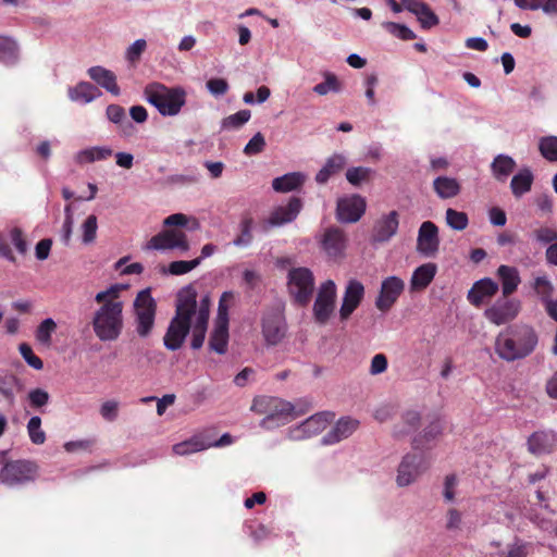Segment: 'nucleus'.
Masks as SVG:
<instances>
[{
  "label": "nucleus",
  "mask_w": 557,
  "mask_h": 557,
  "mask_svg": "<svg viewBox=\"0 0 557 557\" xmlns=\"http://www.w3.org/2000/svg\"><path fill=\"white\" fill-rule=\"evenodd\" d=\"M126 289L127 285L113 284L95 295L99 307L92 313L91 326L100 342H114L121 336L124 329L121 294Z\"/></svg>",
  "instance_id": "obj_1"
},
{
  "label": "nucleus",
  "mask_w": 557,
  "mask_h": 557,
  "mask_svg": "<svg viewBox=\"0 0 557 557\" xmlns=\"http://www.w3.org/2000/svg\"><path fill=\"white\" fill-rule=\"evenodd\" d=\"M539 344V335L528 324H516L500 332L495 339V352L508 362L530 356Z\"/></svg>",
  "instance_id": "obj_2"
},
{
  "label": "nucleus",
  "mask_w": 557,
  "mask_h": 557,
  "mask_svg": "<svg viewBox=\"0 0 557 557\" xmlns=\"http://www.w3.org/2000/svg\"><path fill=\"white\" fill-rule=\"evenodd\" d=\"M302 208V201L298 197H292L286 205L275 207L267 216L260 219L257 223L252 218H245L242 222V233L234 239L233 244H244L252 238V231L267 234L293 222Z\"/></svg>",
  "instance_id": "obj_3"
},
{
  "label": "nucleus",
  "mask_w": 557,
  "mask_h": 557,
  "mask_svg": "<svg viewBox=\"0 0 557 557\" xmlns=\"http://www.w3.org/2000/svg\"><path fill=\"white\" fill-rule=\"evenodd\" d=\"M146 100L163 116L177 115L186 103L187 94L183 87H168L161 83H150L145 87Z\"/></svg>",
  "instance_id": "obj_4"
},
{
  "label": "nucleus",
  "mask_w": 557,
  "mask_h": 557,
  "mask_svg": "<svg viewBox=\"0 0 557 557\" xmlns=\"http://www.w3.org/2000/svg\"><path fill=\"white\" fill-rule=\"evenodd\" d=\"M185 293L190 296V313L187 317V324L193 333L191 347L198 349L202 346L207 333L210 298L205 296L198 302L196 290L191 286H187L178 292L176 305L182 304Z\"/></svg>",
  "instance_id": "obj_5"
},
{
  "label": "nucleus",
  "mask_w": 557,
  "mask_h": 557,
  "mask_svg": "<svg viewBox=\"0 0 557 557\" xmlns=\"http://www.w3.org/2000/svg\"><path fill=\"white\" fill-rule=\"evenodd\" d=\"M251 409L265 414L264 419L261 421V425L265 429L286 424L296 417L294 406L280 398H256Z\"/></svg>",
  "instance_id": "obj_6"
},
{
  "label": "nucleus",
  "mask_w": 557,
  "mask_h": 557,
  "mask_svg": "<svg viewBox=\"0 0 557 557\" xmlns=\"http://www.w3.org/2000/svg\"><path fill=\"white\" fill-rule=\"evenodd\" d=\"M337 286L333 280L322 282L315 294L312 317L317 324L326 325L336 312Z\"/></svg>",
  "instance_id": "obj_7"
},
{
  "label": "nucleus",
  "mask_w": 557,
  "mask_h": 557,
  "mask_svg": "<svg viewBox=\"0 0 557 557\" xmlns=\"http://www.w3.org/2000/svg\"><path fill=\"white\" fill-rule=\"evenodd\" d=\"M157 304L150 289L140 290L134 300L135 326L138 336L148 337L154 325Z\"/></svg>",
  "instance_id": "obj_8"
},
{
  "label": "nucleus",
  "mask_w": 557,
  "mask_h": 557,
  "mask_svg": "<svg viewBox=\"0 0 557 557\" xmlns=\"http://www.w3.org/2000/svg\"><path fill=\"white\" fill-rule=\"evenodd\" d=\"M190 296L183 294L181 305H176V314L171 321L164 336V345L170 350H177L183 345L190 329L187 324V317L190 313Z\"/></svg>",
  "instance_id": "obj_9"
},
{
  "label": "nucleus",
  "mask_w": 557,
  "mask_h": 557,
  "mask_svg": "<svg viewBox=\"0 0 557 557\" xmlns=\"http://www.w3.org/2000/svg\"><path fill=\"white\" fill-rule=\"evenodd\" d=\"M429 460L426 456L419 451L406 454L397 468L396 484L399 487H406L414 482L428 470Z\"/></svg>",
  "instance_id": "obj_10"
},
{
  "label": "nucleus",
  "mask_w": 557,
  "mask_h": 557,
  "mask_svg": "<svg viewBox=\"0 0 557 557\" xmlns=\"http://www.w3.org/2000/svg\"><path fill=\"white\" fill-rule=\"evenodd\" d=\"M288 290L299 305H307L314 290L315 280L308 268H294L288 272Z\"/></svg>",
  "instance_id": "obj_11"
},
{
  "label": "nucleus",
  "mask_w": 557,
  "mask_h": 557,
  "mask_svg": "<svg viewBox=\"0 0 557 557\" xmlns=\"http://www.w3.org/2000/svg\"><path fill=\"white\" fill-rule=\"evenodd\" d=\"M286 321L283 309L275 307L268 309L261 317V333L267 345L275 346L286 335Z\"/></svg>",
  "instance_id": "obj_12"
},
{
  "label": "nucleus",
  "mask_w": 557,
  "mask_h": 557,
  "mask_svg": "<svg viewBox=\"0 0 557 557\" xmlns=\"http://www.w3.org/2000/svg\"><path fill=\"white\" fill-rule=\"evenodd\" d=\"M38 467L36 463L27 460H16L4 465L0 471L2 483L13 486L33 481L37 475Z\"/></svg>",
  "instance_id": "obj_13"
},
{
  "label": "nucleus",
  "mask_w": 557,
  "mask_h": 557,
  "mask_svg": "<svg viewBox=\"0 0 557 557\" xmlns=\"http://www.w3.org/2000/svg\"><path fill=\"white\" fill-rule=\"evenodd\" d=\"M521 311V301L516 298L504 297L485 309V319L494 325H504L515 320Z\"/></svg>",
  "instance_id": "obj_14"
},
{
  "label": "nucleus",
  "mask_w": 557,
  "mask_h": 557,
  "mask_svg": "<svg viewBox=\"0 0 557 557\" xmlns=\"http://www.w3.org/2000/svg\"><path fill=\"white\" fill-rule=\"evenodd\" d=\"M364 294L366 288L360 281L351 278L347 282L338 310L341 322H346L351 317L355 310L361 305Z\"/></svg>",
  "instance_id": "obj_15"
},
{
  "label": "nucleus",
  "mask_w": 557,
  "mask_h": 557,
  "mask_svg": "<svg viewBox=\"0 0 557 557\" xmlns=\"http://www.w3.org/2000/svg\"><path fill=\"white\" fill-rule=\"evenodd\" d=\"M333 416L327 412L317 413L301 424L289 430L288 436L294 441H301L323 432L331 423Z\"/></svg>",
  "instance_id": "obj_16"
},
{
  "label": "nucleus",
  "mask_w": 557,
  "mask_h": 557,
  "mask_svg": "<svg viewBox=\"0 0 557 557\" xmlns=\"http://www.w3.org/2000/svg\"><path fill=\"white\" fill-rule=\"evenodd\" d=\"M405 288V283L397 276H388L383 280L379 296L375 299V307L382 311H388L398 297L401 295Z\"/></svg>",
  "instance_id": "obj_17"
},
{
  "label": "nucleus",
  "mask_w": 557,
  "mask_h": 557,
  "mask_svg": "<svg viewBox=\"0 0 557 557\" xmlns=\"http://www.w3.org/2000/svg\"><path fill=\"white\" fill-rule=\"evenodd\" d=\"M366 207V200L360 195L339 199L337 202V218L345 223H355L363 215Z\"/></svg>",
  "instance_id": "obj_18"
},
{
  "label": "nucleus",
  "mask_w": 557,
  "mask_h": 557,
  "mask_svg": "<svg viewBox=\"0 0 557 557\" xmlns=\"http://www.w3.org/2000/svg\"><path fill=\"white\" fill-rule=\"evenodd\" d=\"M498 284L492 278L485 277L476 281L467 294L468 301L480 307L486 300L491 299L498 292Z\"/></svg>",
  "instance_id": "obj_19"
},
{
  "label": "nucleus",
  "mask_w": 557,
  "mask_h": 557,
  "mask_svg": "<svg viewBox=\"0 0 557 557\" xmlns=\"http://www.w3.org/2000/svg\"><path fill=\"white\" fill-rule=\"evenodd\" d=\"M529 450L534 455H542L557 449V434L553 431H539L528 441Z\"/></svg>",
  "instance_id": "obj_20"
},
{
  "label": "nucleus",
  "mask_w": 557,
  "mask_h": 557,
  "mask_svg": "<svg viewBox=\"0 0 557 557\" xmlns=\"http://www.w3.org/2000/svg\"><path fill=\"white\" fill-rule=\"evenodd\" d=\"M359 422L351 418L339 419L332 430L322 438L325 445H332L349 437L357 429Z\"/></svg>",
  "instance_id": "obj_21"
},
{
  "label": "nucleus",
  "mask_w": 557,
  "mask_h": 557,
  "mask_svg": "<svg viewBox=\"0 0 557 557\" xmlns=\"http://www.w3.org/2000/svg\"><path fill=\"white\" fill-rule=\"evenodd\" d=\"M213 253V246H203L201 252L198 257L191 260H180L173 261L169 264L168 269L164 267L161 268V272L170 273L172 275H182L190 272L196 267L200 264V262L210 257Z\"/></svg>",
  "instance_id": "obj_22"
},
{
  "label": "nucleus",
  "mask_w": 557,
  "mask_h": 557,
  "mask_svg": "<svg viewBox=\"0 0 557 557\" xmlns=\"http://www.w3.org/2000/svg\"><path fill=\"white\" fill-rule=\"evenodd\" d=\"M211 447V441L202 433L195 434L190 438L173 445L172 450L176 456H188Z\"/></svg>",
  "instance_id": "obj_23"
},
{
  "label": "nucleus",
  "mask_w": 557,
  "mask_h": 557,
  "mask_svg": "<svg viewBox=\"0 0 557 557\" xmlns=\"http://www.w3.org/2000/svg\"><path fill=\"white\" fill-rule=\"evenodd\" d=\"M228 343V319L216 318L214 329L209 342L210 348L223 355L227 350Z\"/></svg>",
  "instance_id": "obj_24"
},
{
  "label": "nucleus",
  "mask_w": 557,
  "mask_h": 557,
  "mask_svg": "<svg viewBox=\"0 0 557 557\" xmlns=\"http://www.w3.org/2000/svg\"><path fill=\"white\" fill-rule=\"evenodd\" d=\"M89 77L95 81L98 85L104 88L107 91L114 96L120 95V87L116 84L115 74L102 66H91L88 70Z\"/></svg>",
  "instance_id": "obj_25"
},
{
  "label": "nucleus",
  "mask_w": 557,
  "mask_h": 557,
  "mask_svg": "<svg viewBox=\"0 0 557 557\" xmlns=\"http://www.w3.org/2000/svg\"><path fill=\"white\" fill-rule=\"evenodd\" d=\"M437 268L434 263H425L417 268L410 278V289L420 292L425 289L433 281Z\"/></svg>",
  "instance_id": "obj_26"
},
{
  "label": "nucleus",
  "mask_w": 557,
  "mask_h": 557,
  "mask_svg": "<svg viewBox=\"0 0 557 557\" xmlns=\"http://www.w3.org/2000/svg\"><path fill=\"white\" fill-rule=\"evenodd\" d=\"M398 228V213L391 211L382 216L375 224L374 237L377 242H386L396 233Z\"/></svg>",
  "instance_id": "obj_27"
},
{
  "label": "nucleus",
  "mask_w": 557,
  "mask_h": 557,
  "mask_svg": "<svg viewBox=\"0 0 557 557\" xmlns=\"http://www.w3.org/2000/svg\"><path fill=\"white\" fill-rule=\"evenodd\" d=\"M497 276L500 281L502 293L505 298L513 294L521 283L518 270L512 267L500 265L497 269Z\"/></svg>",
  "instance_id": "obj_28"
},
{
  "label": "nucleus",
  "mask_w": 557,
  "mask_h": 557,
  "mask_svg": "<svg viewBox=\"0 0 557 557\" xmlns=\"http://www.w3.org/2000/svg\"><path fill=\"white\" fill-rule=\"evenodd\" d=\"M433 188L436 195L442 199H449L456 197L461 186L456 178L448 176H438L433 181Z\"/></svg>",
  "instance_id": "obj_29"
},
{
  "label": "nucleus",
  "mask_w": 557,
  "mask_h": 557,
  "mask_svg": "<svg viewBox=\"0 0 557 557\" xmlns=\"http://www.w3.org/2000/svg\"><path fill=\"white\" fill-rule=\"evenodd\" d=\"M346 164V160L341 154L330 157L323 168L318 172L315 181L320 184L326 183L331 176L339 173Z\"/></svg>",
  "instance_id": "obj_30"
},
{
  "label": "nucleus",
  "mask_w": 557,
  "mask_h": 557,
  "mask_svg": "<svg viewBox=\"0 0 557 557\" xmlns=\"http://www.w3.org/2000/svg\"><path fill=\"white\" fill-rule=\"evenodd\" d=\"M20 58L17 42L8 36H0V62L5 65H14Z\"/></svg>",
  "instance_id": "obj_31"
},
{
  "label": "nucleus",
  "mask_w": 557,
  "mask_h": 557,
  "mask_svg": "<svg viewBox=\"0 0 557 557\" xmlns=\"http://www.w3.org/2000/svg\"><path fill=\"white\" fill-rule=\"evenodd\" d=\"M516 168L515 160L506 154H498L491 164L494 177L499 182H505Z\"/></svg>",
  "instance_id": "obj_32"
},
{
  "label": "nucleus",
  "mask_w": 557,
  "mask_h": 557,
  "mask_svg": "<svg viewBox=\"0 0 557 557\" xmlns=\"http://www.w3.org/2000/svg\"><path fill=\"white\" fill-rule=\"evenodd\" d=\"M305 182V176L300 173L293 172L276 177L272 182V187L277 193H288L300 187Z\"/></svg>",
  "instance_id": "obj_33"
},
{
  "label": "nucleus",
  "mask_w": 557,
  "mask_h": 557,
  "mask_svg": "<svg viewBox=\"0 0 557 557\" xmlns=\"http://www.w3.org/2000/svg\"><path fill=\"white\" fill-rule=\"evenodd\" d=\"M100 95L99 89L88 82H82L69 89V97L73 101L88 103Z\"/></svg>",
  "instance_id": "obj_34"
},
{
  "label": "nucleus",
  "mask_w": 557,
  "mask_h": 557,
  "mask_svg": "<svg viewBox=\"0 0 557 557\" xmlns=\"http://www.w3.org/2000/svg\"><path fill=\"white\" fill-rule=\"evenodd\" d=\"M533 174L529 169L520 170L510 182V188L515 197L519 198L531 190L533 184Z\"/></svg>",
  "instance_id": "obj_35"
},
{
  "label": "nucleus",
  "mask_w": 557,
  "mask_h": 557,
  "mask_svg": "<svg viewBox=\"0 0 557 557\" xmlns=\"http://www.w3.org/2000/svg\"><path fill=\"white\" fill-rule=\"evenodd\" d=\"M57 329V322L52 318H46L36 327L35 339L41 346L50 347L52 344V335L55 333Z\"/></svg>",
  "instance_id": "obj_36"
},
{
  "label": "nucleus",
  "mask_w": 557,
  "mask_h": 557,
  "mask_svg": "<svg viewBox=\"0 0 557 557\" xmlns=\"http://www.w3.org/2000/svg\"><path fill=\"white\" fill-rule=\"evenodd\" d=\"M113 153L112 149L107 147H91L88 149H84L79 151L76 154V162L84 164V163H91L99 160H106L109 157H111Z\"/></svg>",
  "instance_id": "obj_37"
},
{
  "label": "nucleus",
  "mask_w": 557,
  "mask_h": 557,
  "mask_svg": "<svg viewBox=\"0 0 557 557\" xmlns=\"http://www.w3.org/2000/svg\"><path fill=\"white\" fill-rule=\"evenodd\" d=\"M522 10L542 9L546 14H557V0H513Z\"/></svg>",
  "instance_id": "obj_38"
},
{
  "label": "nucleus",
  "mask_w": 557,
  "mask_h": 557,
  "mask_svg": "<svg viewBox=\"0 0 557 557\" xmlns=\"http://www.w3.org/2000/svg\"><path fill=\"white\" fill-rule=\"evenodd\" d=\"M420 413L416 410H409L403 416V423L394 429L395 436H403L418 429L420 425Z\"/></svg>",
  "instance_id": "obj_39"
},
{
  "label": "nucleus",
  "mask_w": 557,
  "mask_h": 557,
  "mask_svg": "<svg viewBox=\"0 0 557 557\" xmlns=\"http://www.w3.org/2000/svg\"><path fill=\"white\" fill-rule=\"evenodd\" d=\"M531 550V543L516 537L512 543L508 544L506 550L498 554V557H528Z\"/></svg>",
  "instance_id": "obj_40"
},
{
  "label": "nucleus",
  "mask_w": 557,
  "mask_h": 557,
  "mask_svg": "<svg viewBox=\"0 0 557 557\" xmlns=\"http://www.w3.org/2000/svg\"><path fill=\"white\" fill-rule=\"evenodd\" d=\"M28 246H0V257L13 263H22L28 258Z\"/></svg>",
  "instance_id": "obj_41"
},
{
  "label": "nucleus",
  "mask_w": 557,
  "mask_h": 557,
  "mask_svg": "<svg viewBox=\"0 0 557 557\" xmlns=\"http://www.w3.org/2000/svg\"><path fill=\"white\" fill-rule=\"evenodd\" d=\"M539 150L544 159L557 162V136H544L539 140Z\"/></svg>",
  "instance_id": "obj_42"
},
{
  "label": "nucleus",
  "mask_w": 557,
  "mask_h": 557,
  "mask_svg": "<svg viewBox=\"0 0 557 557\" xmlns=\"http://www.w3.org/2000/svg\"><path fill=\"white\" fill-rule=\"evenodd\" d=\"M373 170L364 166L350 168L346 172V178L352 186H360L362 183H368L371 180Z\"/></svg>",
  "instance_id": "obj_43"
},
{
  "label": "nucleus",
  "mask_w": 557,
  "mask_h": 557,
  "mask_svg": "<svg viewBox=\"0 0 557 557\" xmlns=\"http://www.w3.org/2000/svg\"><path fill=\"white\" fill-rule=\"evenodd\" d=\"M27 433L29 440L35 445H41L46 442V433L41 429V419L38 416L32 417L27 422Z\"/></svg>",
  "instance_id": "obj_44"
},
{
  "label": "nucleus",
  "mask_w": 557,
  "mask_h": 557,
  "mask_svg": "<svg viewBox=\"0 0 557 557\" xmlns=\"http://www.w3.org/2000/svg\"><path fill=\"white\" fill-rule=\"evenodd\" d=\"M437 226L433 222H423L419 228L417 244H437Z\"/></svg>",
  "instance_id": "obj_45"
},
{
  "label": "nucleus",
  "mask_w": 557,
  "mask_h": 557,
  "mask_svg": "<svg viewBox=\"0 0 557 557\" xmlns=\"http://www.w3.org/2000/svg\"><path fill=\"white\" fill-rule=\"evenodd\" d=\"M324 82L317 84L313 87V91L320 96L327 95L330 91L338 92L341 90V83L336 75L333 73H325Z\"/></svg>",
  "instance_id": "obj_46"
},
{
  "label": "nucleus",
  "mask_w": 557,
  "mask_h": 557,
  "mask_svg": "<svg viewBox=\"0 0 557 557\" xmlns=\"http://www.w3.org/2000/svg\"><path fill=\"white\" fill-rule=\"evenodd\" d=\"M148 244H186L185 235L181 231H166L153 236Z\"/></svg>",
  "instance_id": "obj_47"
},
{
  "label": "nucleus",
  "mask_w": 557,
  "mask_h": 557,
  "mask_svg": "<svg viewBox=\"0 0 557 557\" xmlns=\"http://www.w3.org/2000/svg\"><path fill=\"white\" fill-rule=\"evenodd\" d=\"M251 113L249 110H240L234 114L228 115L222 122L223 128L236 129L242 127L249 121Z\"/></svg>",
  "instance_id": "obj_48"
},
{
  "label": "nucleus",
  "mask_w": 557,
  "mask_h": 557,
  "mask_svg": "<svg viewBox=\"0 0 557 557\" xmlns=\"http://www.w3.org/2000/svg\"><path fill=\"white\" fill-rule=\"evenodd\" d=\"M383 27L393 36L401 40H412L416 38V34L406 25L398 24L395 22H386Z\"/></svg>",
  "instance_id": "obj_49"
},
{
  "label": "nucleus",
  "mask_w": 557,
  "mask_h": 557,
  "mask_svg": "<svg viewBox=\"0 0 557 557\" xmlns=\"http://www.w3.org/2000/svg\"><path fill=\"white\" fill-rule=\"evenodd\" d=\"M533 288L535 293L541 297L543 304L546 302V299H552L554 286L546 276L535 277Z\"/></svg>",
  "instance_id": "obj_50"
},
{
  "label": "nucleus",
  "mask_w": 557,
  "mask_h": 557,
  "mask_svg": "<svg viewBox=\"0 0 557 557\" xmlns=\"http://www.w3.org/2000/svg\"><path fill=\"white\" fill-rule=\"evenodd\" d=\"M446 221L451 228L462 231L468 225V215L465 212L449 208L446 211Z\"/></svg>",
  "instance_id": "obj_51"
},
{
  "label": "nucleus",
  "mask_w": 557,
  "mask_h": 557,
  "mask_svg": "<svg viewBox=\"0 0 557 557\" xmlns=\"http://www.w3.org/2000/svg\"><path fill=\"white\" fill-rule=\"evenodd\" d=\"M422 28H431L440 23L437 15L431 10V8L424 3L418 11L417 15Z\"/></svg>",
  "instance_id": "obj_52"
},
{
  "label": "nucleus",
  "mask_w": 557,
  "mask_h": 557,
  "mask_svg": "<svg viewBox=\"0 0 557 557\" xmlns=\"http://www.w3.org/2000/svg\"><path fill=\"white\" fill-rule=\"evenodd\" d=\"M18 351L29 367L34 368L35 370H41L44 368L41 359L34 354L32 347L28 344H20Z\"/></svg>",
  "instance_id": "obj_53"
},
{
  "label": "nucleus",
  "mask_w": 557,
  "mask_h": 557,
  "mask_svg": "<svg viewBox=\"0 0 557 557\" xmlns=\"http://www.w3.org/2000/svg\"><path fill=\"white\" fill-rule=\"evenodd\" d=\"M27 399L33 408L39 409L49 403L50 395L44 388H34L28 392Z\"/></svg>",
  "instance_id": "obj_54"
},
{
  "label": "nucleus",
  "mask_w": 557,
  "mask_h": 557,
  "mask_svg": "<svg viewBox=\"0 0 557 557\" xmlns=\"http://www.w3.org/2000/svg\"><path fill=\"white\" fill-rule=\"evenodd\" d=\"M147 48V42L145 39H137L134 41L126 50V59L131 64H136L143 54V52Z\"/></svg>",
  "instance_id": "obj_55"
},
{
  "label": "nucleus",
  "mask_w": 557,
  "mask_h": 557,
  "mask_svg": "<svg viewBox=\"0 0 557 557\" xmlns=\"http://www.w3.org/2000/svg\"><path fill=\"white\" fill-rule=\"evenodd\" d=\"M265 148V139L261 133H257L252 136V138L247 143L244 148V152L247 156L258 154L262 152Z\"/></svg>",
  "instance_id": "obj_56"
},
{
  "label": "nucleus",
  "mask_w": 557,
  "mask_h": 557,
  "mask_svg": "<svg viewBox=\"0 0 557 557\" xmlns=\"http://www.w3.org/2000/svg\"><path fill=\"white\" fill-rule=\"evenodd\" d=\"M209 92L215 97L223 96L228 91V83L224 78H211L206 84Z\"/></svg>",
  "instance_id": "obj_57"
},
{
  "label": "nucleus",
  "mask_w": 557,
  "mask_h": 557,
  "mask_svg": "<svg viewBox=\"0 0 557 557\" xmlns=\"http://www.w3.org/2000/svg\"><path fill=\"white\" fill-rule=\"evenodd\" d=\"M97 232V218L96 215H89L83 224V240L84 243H90L96 238Z\"/></svg>",
  "instance_id": "obj_58"
},
{
  "label": "nucleus",
  "mask_w": 557,
  "mask_h": 557,
  "mask_svg": "<svg viewBox=\"0 0 557 557\" xmlns=\"http://www.w3.org/2000/svg\"><path fill=\"white\" fill-rule=\"evenodd\" d=\"M119 412V403L116 400H107L100 407V414L107 421L116 419Z\"/></svg>",
  "instance_id": "obj_59"
},
{
  "label": "nucleus",
  "mask_w": 557,
  "mask_h": 557,
  "mask_svg": "<svg viewBox=\"0 0 557 557\" xmlns=\"http://www.w3.org/2000/svg\"><path fill=\"white\" fill-rule=\"evenodd\" d=\"M235 295L233 292H224L219 301L218 315L216 318L228 319L227 311L230 306L233 304Z\"/></svg>",
  "instance_id": "obj_60"
},
{
  "label": "nucleus",
  "mask_w": 557,
  "mask_h": 557,
  "mask_svg": "<svg viewBox=\"0 0 557 557\" xmlns=\"http://www.w3.org/2000/svg\"><path fill=\"white\" fill-rule=\"evenodd\" d=\"M106 114L107 117L116 125L126 119L125 109L120 104H109Z\"/></svg>",
  "instance_id": "obj_61"
},
{
  "label": "nucleus",
  "mask_w": 557,
  "mask_h": 557,
  "mask_svg": "<svg viewBox=\"0 0 557 557\" xmlns=\"http://www.w3.org/2000/svg\"><path fill=\"white\" fill-rule=\"evenodd\" d=\"M387 369V358L383 354H376L371 359L370 373L377 375L385 372Z\"/></svg>",
  "instance_id": "obj_62"
},
{
  "label": "nucleus",
  "mask_w": 557,
  "mask_h": 557,
  "mask_svg": "<svg viewBox=\"0 0 557 557\" xmlns=\"http://www.w3.org/2000/svg\"><path fill=\"white\" fill-rule=\"evenodd\" d=\"M457 484H458V480L455 475L446 476L445 482H444L443 495H444V498L449 503L455 500Z\"/></svg>",
  "instance_id": "obj_63"
},
{
  "label": "nucleus",
  "mask_w": 557,
  "mask_h": 557,
  "mask_svg": "<svg viewBox=\"0 0 557 557\" xmlns=\"http://www.w3.org/2000/svg\"><path fill=\"white\" fill-rule=\"evenodd\" d=\"M462 522V515L455 508H451L447 511L446 516V528L448 530L459 529Z\"/></svg>",
  "instance_id": "obj_64"
}]
</instances>
